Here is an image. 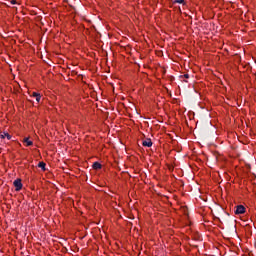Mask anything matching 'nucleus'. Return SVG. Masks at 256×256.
<instances>
[{
	"mask_svg": "<svg viewBox=\"0 0 256 256\" xmlns=\"http://www.w3.org/2000/svg\"><path fill=\"white\" fill-rule=\"evenodd\" d=\"M92 167L93 169L98 170V169H101L102 165L99 162H94Z\"/></svg>",
	"mask_w": 256,
	"mask_h": 256,
	"instance_id": "nucleus-6",
	"label": "nucleus"
},
{
	"mask_svg": "<svg viewBox=\"0 0 256 256\" xmlns=\"http://www.w3.org/2000/svg\"><path fill=\"white\" fill-rule=\"evenodd\" d=\"M234 233H237V229H235V226H234Z\"/></svg>",
	"mask_w": 256,
	"mask_h": 256,
	"instance_id": "nucleus-14",
	"label": "nucleus"
},
{
	"mask_svg": "<svg viewBox=\"0 0 256 256\" xmlns=\"http://www.w3.org/2000/svg\"><path fill=\"white\" fill-rule=\"evenodd\" d=\"M143 147H153V142L151 139H146L142 142Z\"/></svg>",
	"mask_w": 256,
	"mask_h": 256,
	"instance_id": "nucleus-3",
	"label": "nucleus"
},
{
	"mask_svg": "<svg viewBox=\"0 0 256 256\" xmlns=\"http://www.w3.org/2000/svg\"><path fill=\"white\" fill-rule=\"evenodd\" d=\"M36 101H37V103H40L41 102V97H36Z\"/></svg>",
	"mask_w": 256,
	"mask_h": 256,
	"instance_id": "nucleus-10",
	"label": "nucleus"
},
{
	"mask_svg": "<svg viewBox=\"0 0 256 256\" xmlns=\"http://www.w3.org/2000/svg\"><path fill=\"white\" fill-rule=\"evenodd\" d=\"M12 5H17V0H11Z\"/></svg>",
	"mask_w": 256,
	"mask_h": 256,
	"instance_id": "nucleus-9",
	"label": "nucleus"
},
{
	"mask_svg": "<svg viewBox=\"0 0 256 256\" xmlns=\"http://www.w3.org/2000/svg\"><path fill=\"white\" fill-rule=\"evenodd\" d=\"M237 103H239V98H237Z\"/></svg>",
	"mask_w": 256,
	"mask_h": 256,
	"instance_id": "nucleus-15",
	"label": "nucleus"
},
{
	"mask_svg": "<svg viewBox=\"0 0 256 256\" xmlns=\"http://www.w3.org/2000/svg\"><path fill=\"white\" fill-rule=\"evenodd\" d=\"M40 95L39 94H37V93H33V97H39Z\"/></svg>",
	"mask_w": 256,
	"mask_h": 256,
	"instance_id": "nucleus-11",
	"label": "nucleus"
},
{
	"mask_svg": "<svg viewBox=\"0 0 256 256\" xmlns=\"http://www.w3.org/2000/svg\"><path fill=\"white\" fill-rule=\"evenodd\" d=\"M23 143H26L27 147H31V145H33V141L29 140V138H24Z\"/></svg>",
	"mask_w": 256,
	"mask_h": 256,
	"instance_id": "nucleus-5",
	"label": "nucleus"
},
{
	"mask_svg": "<svg viewBox=\"0 0 256 256\" xmlns=\"http://www.w3.org/2000/svg\"><path fill=\"white\" fill-rule=\"evenodd\" d=\"M0 137H1V139H5V137H6L8 139V141H11L12 136L7 132H1Z\"/></svg>",
	"mask_w": 256,
	"mask_h": 256,
	"instance_id": "nucleus-4",
	"label": "nucleus"
},
{
	"mask_svg": "<svg viewBox=\"0 0 256 256\" xmlns=\"http://www.w3.org/2000/svg\"><path fill=\"white\" fill-rule=\"evenodd\" d=\"M13 185L15 187V191H20L21 189H23V183H21V179H16L13 182Z\"/></svg>",
	"mask_w": 256,
	"mask_h": 256,
	"instance_id": "nucleus-1",
	"label": "nucleus"
},
{
	"mask_svg": "<svg viewBox=\"0 0 256 256\" xmlns=\"http://www.w3.org/2000/svg\"><path fill=\"white\" fill-rule=\"evenodd\" d=\"M172 103H177V98H174Z\"/></svg>",
	"mask_w": 256,
	"mask_h": 256,
	"instance_id": "nucleus-12",
	"label": "nucleus"
},
{
	"mask_svg": "<svg viewBox=\"0 0 256 256\" xmlns=\"http://www.w3.org/2000/svg\"><path fill=\"white\" fill-rule=\"evenodd\" d=\"M174 3L183 4V3H185V0H175Z\"/></svg>",
	"mask_w": 256,
	"mask_h": 256,
	"instance_id": "nucleus-8",
	"label": "nucleus"
},
{
	"mask_svg": "<svg viewBox=\"0 0 256 256\" xmlns=\"http://www.w3.org/2000/svg\"><path fill=\"white\" fill-rule=\"evenodd\" d=\"M46 165H47V164H45V162H39V163H38V167H39L40 169H42V171H45V170H46V168H45Z\"/></svg>",
	"mask_w": 256,
	"mask_h": 256,
	"instance_id": "nucleus-7",
	"label": "nucleus"
},
{
	"mask_svg": "<svg viewBox=\"0 0 256 256\" xmlns=\"http://www.w3.org/2000/svg\"><path fill=\"white\" fill-rule=\"evenodd\" d=\"M185 78H186V79H189V74H186V75H185Z\"/></svg>",
	"mask_w": 256,
	"mask_h": 256,
	"instance_id": "nucleus-13",
	"label": "nucleus"
},
{
	"mask_svg": "<svg viewBox=\"0 0 256 256\" xmlns=\"http://www.w3.org/2000/svg\"><path fill=\"white\" fill-rule=\"evenodd\" d=\"M235 215H243L245 213V206L238 205L234 211Z\"/></svg>",
	"mask_w": 256,
	"mask_h": 256,
	"instance_id": "nucleus-2",
	"label": "nucleus"
}]
</instances>
